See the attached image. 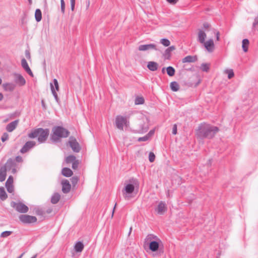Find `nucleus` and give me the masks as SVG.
<instances>
[{"label": "nucleus", "mask_w": 258, "mask_h": 258, "mask_svg": "<svg viewBox=\"0 0 258 258\" xmlns=\"http://www.w3.org/2000/svg\"><path fill=\"white\" fill-rule=\"evenodd\" d=\"M219 130L217 126L203 123L198 126L196 135L200 139L207 138L211 139L215 136Z\"/></svg>", "instance_id": "obj_1"}, {"label": "nucleus", "mask_w": 258, "mask_h": 258, "mask_svg": "<svg viewBox=\"0 0 258 258\" xmlns=\"http://www.w3.org/2000/svg\"><path fill=\"white\" fill-rule=\"evenodd\" d=\"M139 186V182L137 179L132 178L129 180V183L125 184L124 188L122 189L123 198L126 200H129L132 197V194L135 190V187Z\"/></svg>", "instance_id": "obj_2"}, {"label": "nucleus", "mask_w": 258, "mask_h": 258, "mask_svg": "<svg viewBox=\"0 0 258 258\" xmlns=\"http://www.w3.org/2000/svg\"><path fill=\"white\" fill-rule=\"evenodd\" d=\"M52 132L51 139L55 142L58 141L60 138L68 137L70 135L69 131L59 126L53 127Z\"/></svg>", "instance_id": "obj_3"}, {"label": "nucleus", "mask_w": 258, "mask_h": 258, "mask_svg": "<svg viewBox=\"0 0 258 258\" xmlns=\"http://www.w3.org/2000/svg\"><path fill=\"white\" fill-rule=\"evenodd\" d=\"M49 130L38 128L28 134L30 138H38V141L40 143H43L46 141L49 135Z\"/></svg>", "instance_id": "obj_4"}, {"label": "nucleus", "mask_w": 258, "mask_h": 258, "mask_svg": "<svg viewBox=\"0 0 258 258\" xmlns=\"http://www.w3.org/2000/svg\"><path fill=\"white\" fill-rule=\"evenodd\" d=\"M128 117L123 116L121 115H117L115 117V124L116 127L119 130L123 131V126L127 127L129 126L130 122Z\"/></svg>", "instance_id": "obj_5"}, {"label": "nucleus", "mask_w": 258, "mask_h": 258, "mask_svg": "<svg viewBox=\"0 0 258 258\" xmlns=\"http://www.w3.org/2000/svg\"><path fill=\"white\" fill-rule=\"evenodd\" d=\"M3 167H5L6 170H12V173L13 174L16 173L19 168L15 161L11 158L9 159Z\"/></svg>", "instance_id": "obj_6"}, {"label": "nucleus", "mask_w": 258, "mask_h": 258, "mask_svg": "<svg viewBox=\"0 0 258 258\" xmlns=\"http://www.w3.org/2000/svg\"><path fill=\"white\" fill-rule=\"evenodd\" d=\"M149 128V120L147 117H144L140 120L139 128L137 131L139 133H144L147 132Z\"/></svg>", "instance_id": "obj_7"}, {"label": "nucleus", "mask_w": 258, "mask_h": 258, "mask_svg": "<svg viewBox=\"0 0 258 258\" xmlns=\"http://www.w3.org/2000/svg\"><path fill=\"white\" fill-rule=\"evenodd\" d=\"M11 206L19 213H25L29 210L28 207L26 205L21 202L16 203L12 202L11 203Z\"/></svg>", "instance_id": "obj_8"}, {"label": "nucleus", "mask_w": 258, "mask_h": 258, "mask_svg": "<svg viewBox=\"0 0 258 258\" xmlns=\"http://www.w3.org/2000/svg\"><path fill=\"white\" fill-rule=\"evenodd\" d=\"M20 220L25 224H29L36 222L37 218L35 216L27 215H21L19 216Z\"/></svg>", "instance_id": "obj_9"}, {"label": "nucleus", "mask_w": 258, "mask_h": 258, "mask_svg": "<svg viewBox=\"0 0 258 258\" xmlns=\"http://www.w3.org/2000/svg\"><path fill=\"white\" fill-rule=\"evenodd\" d=\"M53 84L52 83H50V88L52 94H53L56 101L58 102L59 99L57 96V94L56 92V91H58L59 90V85L58 82L56 79H54L53 80Z\"/></svg>", "instance_id": "obj_10"}, {"label": "nucleus", "mask_w": 258, "mask_h": 258, "mask_svg": "<svg viewBox=\"0 0 258 258\" xmlns=\"http://www.w3.org/2000/svg\"><path fill=\"white\" fill-rule=\"evenodd\" d=\"M69 144L74 152L78 153L80 151V145L76 139L73 137L70 138Z\"/></svg>", "instance_id": "obj_11"}, {"label": "nucleus", "mask_w": 258, "mask_h": 258, "mask_svg": "<svg viewBox=\"0 0 258 258\" xmlns=\"http://www.w3.org/2000/svg\"><path fill=\"white\" fill-rule=\"evenodd\" d=\"M14 81L19 86H24L26 84V80L24 78L19 74H14Z\"/></svg>", "instance_id": "obj_12"}, {"label": "nucleus", "mask_w": 258, "mask_h": 258, "mask_svg": "<svg viewBox=\"0 0 258 258\" xmlns=\"http://www.w3.org/2000/svg\"><path fill=\"white\" fill-rule=\"evenodd\" d=\"M36 143L34 141L27 142L20 150L21 153H25L35 146Z\"/></svg>", "instance_id": "obj_13"}, {"label": "nucleus", "mask_w": 258, "mask_h": 258, "mask_svg": "<svg viewBox=\"0 0 258 258\" xmlns=\"http://www.w3.org/2000/svg\"><path fill=\"white\" fill-rule=\"evenodd\" d=\"M138 49L140 51H147L149 50H157L156 45L153 43L140 45L138 47Z\"/></svg>", "instance_id": "obj_14"}, {"label": "nucleus", "mask_w": 258, "mask_h": 258, "mask_svg": "<svg viewBox=\"0 0 258 258\" xmlns=\"http://www.w3.org/2000/svg\"><path fill=\"white\" fill-rule=\"evenodd\" d=\"M13 181V177L10 175L6 182V187L9 193H12L14 190Z\"/></svg>", "instance_id": "obj_15"}, {"label": "nucleus", "mask_w": 258, "mask_h": 258, "mask_svg": "<svg viewBox=\"0 0 258 258\" xmlns=\"http://www.w3.org/2000/svg\"><path fill=\"white\" fill-rule=\"evenodd\" d=\"M167 210V207L166 206L165 203L161 201L159 202L157 208L156 209V211L158 213V214L160 215H163Z\"/></svg>", "instance_id": "obj_16"}, {"label": "nucleus", "mask_w": 258, "mask_h": 258, "mask_svg": "<svg viewBox=\"0 0 258 258\" xmlns=\"http://www.w3.org/2000/svg\"><path fill=\"white\" fill-rule=\"evenodd\" d=\"M61 184L62 192L64 194L69 192L71 187L69 181L67 179L63 180L61 181Z\"/></svg>", "instance_id": "obj_17"}, {"label": "nucleus", "mask_w": 258, "mask_h": 258, "mask_svg": "<svg viewBox=\"0 0 258 258\" xmlns=\"http://www.w3.org/2000/svg\"><path fill=\"white\" fill-rule=\"evenodd\" d=\"M206 49L210 52H213L214 49V43L213 40L210 39L203 43Z\"/></svg>", "instance_id": "obj_18"}, {"label": "nucleus", "mask_w": 258, "mask_h": 258, "mask_svg": "<svg viewBox=\"0 0 258 258\" xmlns=\"http://www.w3.org/2000/svg\"><path fill=\"white\" fill-rule=\"evenodd\" d=\"M21 65L25 71L31 76L33 77V73L30 69L26 60L25 58H23L21 60Z\"/></svg>", "instance_id": "obj_19"}, {"label": "nucleus", "mask_w": 258, "mask_h": 258, "mask_svg": "<svg viewBox=\"0 0 258 258\" xmlns=\"http://www.w3.org/2000/svg\"><path fill=\"white\" fill-rule=\"evenodd\" d=\"M19 123V120H15L8 124L6 126V130L9 132H13Z\"/></svg>", "instance_id": "obj_20"}, {"label": "nucleus", "mask_w": 258, "mask_h": 258, "mask_svg": "<svg viewBox=\"0 0 258 258\" xmlns=\"http://www.w3.org/2000/svg\"><path fill=\"white\" fill-rule=\"evenodd\" d=\"M175 49V47L173 45L169 46L164 51L163 56L166 59H170L171 57V52Z\"/></svg>", "instance_id": "obj_21"}, {"label": "nucleus", "mask_w": 258, "mask_h": 258, "mask_svg": "<svg viewBox=\"0 0 258 258\" xmlns=\"http://www.w3.org/2000/svg\"><path fill=\"white\" fill-rule=\"evenodd\" d=\"M198 60L197 56L196 55L191 56V55H188L186 57H184L182 59V62L183 63H186V62H194Z\"/></svg>", "instance_id": "obj_22"}, {"label": "nucleus", "mask_w": 258, "mask_h": 258, "mask_svg": "<svg viewBox=\"0 0 258 258\" xmlns=\"http://www.w3.org/2000/svg\"><path fill=\"white\" fill-rule=\"evenodd\" d=\"M206 34L202 30H199L198 35V40L201 43H204L205 42Z\"/></svg>", "instance_id": "obj_23"}, {"label": "nucleus", "mask_w": 258, "mask_h": 258, "mask_svg": "<svg viewBox=\"0 0 258 258\" xmlns=\"http://www.w3.org/2000/svg\"><path fill=\"white\" fill-rule=\"evenodd\" d=\"M159 240L157 236L153 234H148L145 239V244L148 245L150 242L154 241V240Z\"/></svg>", "instance_id": "obj_24"}, {"label": "nucleus", "mask_w": 258, "mask_h": 258, "mask_svg": "<svg viewBox=\"0 0 258 258\" xmlns=\"http://www.w3.org/2000/svg\"><path fill=\"white\" fill-rule=\"evenodd\" d=\"M148 69L151 71H155L158 68V64L155 61H149L147 64Z\"/></svg>", "instance_id": "obj_25"}, {"label": "nucleus", "mask_w": 258, "mask_h": 258, "mask_svg": "<svg viewBox=\"0 0 258 258\" xmlns=\"http://www.w3.org/2000/svg\"><path fill=\"white\" fill-rule=\"evenodd\" d=\"M149 246L150 249L152 251H157L159 247V244L158 242L156 241H154L153 242H150Z\"/></svg>", "instance_id": "obj_26"}, {"label": "nucleus", "mask_w": 258, "mask_h": 258, "mask_svg": "<svg viewBox=\"0 0 258 258\" xmlns=\"http://www.w3.org/2000/svg\"><path fill=\"white\" fill-rule=\"evenodd\" d=\"M5 90L8 91H13L15 88V85L13 83H5L3 85Z\"/></svg>", "instance_id": "obj_27"}, {"label": "nucleus", "mask_w": 258, "mask_h": 258, "mask_svg": "<svg viewBox=\"0 0 258 258\" xmlns=\"http://www.w3.org/2000/svg\"><path fill=\"white\" fill-rule=\"evenodd\" d=\"M7 176V170L4 167H0V181L3 182L6 179Z\"/></svg>", "instance_id": "obj_28"}, {"label": "nucleus", "mask_w": 258, "mask_h": 258, "mask_svg": "<svg viewBox=\"0 0 258 258\" xmlns=\"http://www.w3.org/2000/svg\"><path fill=\"white\" fill-rule=\"evenodd\" d=\"M60 199V195L58 193H54L51 198V202L53 204H55L58 202Z\"/></svg>", "instance_id": "obj_29"}, {"label": "nucleus", "mask_w": 258, "mask_h": 258, "mask_svg": "<svg viewBox=\"0 0 258 258\" xmlns=\"http://www.w3.org/2000/svg\"><path fill=\"white\" fill-rule=\"evenodd\" d=\"M84 247L83 243L81 241L77 242L75 245V249L77 252L82 251Z\"/></svg>", "instance_id": "obj_30"}, {"label": "nucleus", "mask_w": 258, "mask_h": 258, "mask_svg": "<svg viewBox=\"0 0 258 258\" xmlns=\"http://www.w3.org/2000/svg\"><path fill=\"white\" fill-rule=\"evenodd\" d=\"M62 174L66 177L71 176L73 173V171L69 168H63L61 171Z\"/></svg>", "instance_id": "obj_31"}, {"label": "nucleus", "mask_w": 258, "mask_h": 258, "mask_svg": "<svg viewBox=\"0 0 258 258\" xmlns=\"http://www.w3.org/2000/svg\"><path fill=\"white\" fill-rule=\"evenodd\" d=\"M8 196L7 195V193L6 192V191L5 190L4 187H0V199L2 201H4L6 200Z\"/></svg>", "instance_id": "obj_32"}, {"label": "nucleus", "mask_w": 258, "mask_h": 258, "mask_svg": "<svg viewBox=\"0 0 258 258\" xmlns=\"http://www.w3.org/2000/svg\"><path fill=\"white\" fill-rule=\"evenodd\" d=\"M170 88L173 91H177L179 89V85L177 82L174 81L170 83Z\"/></svg>", "instance_id": "obj_33"}, {"label": "nucleus", "mask_w": 258, "mask_h": 258, "mask_svg": "<svg viewBox=\"0 0 258 258\" xmlns=\"http://www.w3.org/2000/svg\"><path fill=\"white\" fill-rule=\"evenodd\" d=\"M35 17L37 22H39L42 19L41 11L40 9H36L35 13Z\"/></svg>", "instance_id": "obj_34"}, {"label": "nucleus", "mask_w": 258, "mask_h": 258, "mask_svg": "<svg viewBox=\"0 0 258 258\" xmlns=\"http://www.w3.org/2000/svg\"><path fill=\"white\" fill-rule=\"evenodd\" d=\"M249 45V41L247 39H244L242 40V49L244 52H247L248 50V46Z\"/></svg>", "instance_id": "obj_35"}, {"label": "nucleus", "mask_w": 258, "mask_h": 258, "mask_svg": "<svg viewBox=\"0 0 258 258\" xmlns=\"http://www.w3.org/2000/svg\"><path fill=\"white\" fill-rule=\"evenodd\" d=\"M167 73L170 77H172L175 74V69L172 67H168L166 68Z\"/></svg>", "instance_id": "obj_36"}, {"label": "nucleus", "mask_w": 258, "mask_h": 258, "mask_svg": "<svg viewBox=\"0 0 258 258\" xmlns=\"http://www.w3.org/2000/svg\"><path fill=\"white\" fill-rule=\"evenodd\" d=\"M76 160V157L74 155H70L66 157V162L67 163H73L75 160Z\"/></svg>", "instance_id": "obj_37"}, {"label": "nucleus", "mask_w": 258, "mask_h": 258, "mask_svg": "<svg viewBox=\"0 0 258 258\" xmlns=\"http://www.w3.org/2000/svg\"><path fill=\"white\" fill-rule=\"evenodd\" d=\"M160 42L164 46L167 47L169 46L170 44V41L166 38L161 39L160 41Z\"/></svg>", "instance_id": "obj_38"}, {"label": "nucleus", "mask_w": 258, "mask_h": 258, "mask_svg": "<svg viewBox=\"0 0 258 258\" xmlns=\"http://www.w3.org/2000/svg\"><path fill=\"white\" fill-rule=\"evenodd\" d=\"M135 103L137 105L143 104L144 103V99L142 97H138L136 98Z\"/></svg>", "instance_id": "obj_39"}, {"label": "nucleus", "mask_w": 258, "mask_h": 258, "mask_svg": "<svg viewBox=\"0 0 258 258\" xmlns=\"http://www.w3.org/2000/svg\"><path fill=\"white\" fill-rule=\"evenodd\" d=\"M225 73L227 74L228 75V79H230L232 77H233L234 74L233 70L229 69V70H226L225 71Z\"/></svg>", "instance_id": "obj_40"}, {"label": "nucleus", "mask_w": 258, "mask_h": 258, "mask_svg": "<svg viewBox=\"0 0 258 258\" xmlns=\"http://www.w3.org/2000/svg\"><path fill=\"white\" fill-rule=\"evenodd\" d=\"M12 233V231H6L3 232L1 234V237L3 238H6L10 236Z\"/></svg>", "instance_id": "obj_41"}, {"label": "nucleus", "mask_w": 258, "mask_h": 258, "mask_svg": "<svg viewBox=\"0 0 258 258\" xmlns=\"http://www.w3.org/2000/svg\"><path fill=\"white\" fill-rule=\"evenodd\" d=\"M201 69L203 71L208 72L209 70V66L206 63H203L201 65Z\"/></svg>", "instance_id": "obj_42"}, {"label": "nucleus", "mask_w": 258, "mask_h": 258, "mask_svg": "<svg viewBox=\"0 0 258 258\" xmlns=\"http://www.w3.org/2000/svg\"><path fill=\"white\" fill-rule=\"evenodd\" d=\"M155 159V156L154 154L152 152H150L149 155V160L151 162H153L154 161Z\"/></svg>", "instance_id": "obj_43"}, {"label": "nucleus", "mask_w": 258, "mask_h": 258, "mask_svg": "<svg viewBox=\"0 0 258 258\" xmlns=\"http://www.w3.org/2000/svg\"><path fill=\"white\" fill-rule=\"evenodd\" d=\"M61 5V11L62 14H64L65 11V3L64 0H60Z\"/></svg>", "instance_id": "obj_44"}, {"label": "nucleus", "mask_w": 258, "mask_h": 258, "mask_svg": "<svg viewBox=\"0 0 258 258\" xmlns=\"http://www.w3.org/2000/svg\"><path fill=\"white\" fill-rule=\"evenodd\" d=\"M79 164V161L77 160H75V161H74L72 163V168L74 169H77L78 167Z\"/></svg>", "instance_id": "obj_45"}, {"label": "nucleus", "mask_w": 258, "mask_h": 258, "mask_svg": "<svg viewBox=\"0 0 258 258\" xmlns=\"http://www.w3.org/2000/svg\"><path fill=\"white\" fill-rule=\"evenodd\" d=\"M8 139L9 135L7 133H4L1 138V140L3 142L7 141Z\"/></svg>", "instance_id": "obj_46"}, {"label": "nucleus", "mask_w": 258, "mask_h": 258, "mask_svg": "<svg viewBox=\"0 0 258 258\" xmlns=\"http://www.w3.org/2000/svg\"><path fill=\"white\" fill-rule=\"evenodd\" d=\"M149 139V138L148 137V136L146 135V136H145L144 137H141V138H139L138 139V141L139 142H144V141H146L147 140H148Z\"/></svg>", "instance_id": "obj_47"}, {"label": "nucleus", "mask_w": 258, "mask_h": 258, "mask_svg": "<svg viewBox=\"0 0 258 258\" xmlns=\"http://www.w3.org/2000/svg\"><path fill=\"white\" fill-rule=\"evenodd\" d=\"M36 214L38 215H43L44 214V211L40 209H37L35 211Z\"/></svg>", "instance_id": "obj_48"}, {"label": "nucleus", "mask_w": 258, "mask_h": 258, "mask_svg": "<svg viewBox=\"0 0 258 258\" xmlns=\"http://www.w3.org/2000/svg\"><path fill=\"white\" fill-rule=\"evenodd\" d=\"M70 1H71V10L72 11H73L75 9V0H70Z\"/></svg>", "instance_id": "obj_49"}, {"label": "nucleus", "mask_w": 258, "mask_h": 258, "mask_svg": "<svg viewBox=\"0 0 258 258\" xmlns=\"http://www.w3.org/2000/svg\"><path fill=\"white\" fill-rule=\"evenodd\" d=\"M213 32L214 33V34H216L217 40L219 41L220 40V33H219V32L216 31L215 30H213Z\"/></svg>", "instance_id": "obj_50"}, {"label": "nucleus", "mask_w": 258, "mask_h": 258, "mask_svg": "<svg viewBox=\"0 0 258 258\" xmlns=\"http://www.w3.org/2000/svg\"><path fill=\"white\" fill-rule=\"evenodd\" d=\"M172 134L173 135H176L177 134V125L176 124H174L172 128Z\"/></svg>", "instance_id": "obj_51"}, {"label": "nucleus", "mask_w": 258, "mask_h": 258, "mask_svg": "<svg viewBox=\"0 0 258 258\" xmlns=\"http://www.w3.org/2000/svg\"><path fill=\"white\" fill-rule=\"evenodd\" d=\"M169 3L172 5H175L177 3L178 0H166Z\"/></svg>", "instance_id": "obj_52"}, {"label": "nucleus", "mask_w": 258, "mask_h": 258, "mask_svg": "<svg viewBox=\"0 0 258 258\" xmlns=\"http://www.w3.org/2000/svg\"><path fill=\"white\" fill-rule=\"evenodd\" d=\"M154 133H155V131L154 130H151L147 135L150 138L152 136H153L154 135Z\"/></svg>", "instance_id": "obj_53"}, {"label": "nucleus", "mask_w": 258, "mask_h": 258, "mask_svg": "<svg viewBox=\"0 0 258 258\" xmlns=\"http://www.w3.org/2000/svg\"><path fill=\"white\" fill-rule=\"evenodd\" d=\"M16 161L17 162H22L23 161V159L21 156H17L16 158Z\"/></svg>", "instance_id": "obj_54"}, {"label": "nucleus", "mask_w": 258, "mask_h": 258, "mask_svg": "<svg viewBox=\"0 0 258 258\" xmlns=\"http://www.w3.org/2000/svg\"><path fill=\"white\" fill-rule=\"evenodd\" d=\"M258 24V17H256L253 23V27H255Z\"/></svg>", "instance_id": "obj_55"}, {"label": "nucleus", "mask_w": 258, "mask_h": 258, "mask_svg": "<svg viewBox=\"0 0 258 258\" xmlns=\"http://www.w3.org/2000/svg\"><path fill=\"white\" fill-rule=\"evenodd\" d=\"M203 27L205 29H207L209 27V24L208 23H205L203 24Z\"/></svg>", "instance_id": "obj_56"}, {"label": "nucleus", "mask_w": 258, "mask_h": 258, "mask_svg": "<svg viewBox=\"0 0 258 258\" xmlns=\"http://www.w3.org/2000/svg\"><path fill=\"white\" fill-rule=\"evenodd\" d=\"M25 54H26V57L27 58H30V54L29 52V51H26Z\"/></svg>", "instance_id": "obj_57"}, {"label": "nucleus", "mask_w": 258, "mask_h": 258, "mask_svg": "<svg viewBox=\"0 0 258 258\" xmlns=\"http://www.w3.org/2000/svg\"><path fill=\"white\" fill-rule=\"evenodd\" d=\"M77 181H78V179H77V178H75V177H73L72 178V182H73V183H77Z\"/></svg>", "instance_id": "obj_58"}, {"label": "nucleus", "mask_w": 258, "mask_h": 258, "mask_svg": "<svg viewBox=\"0 0 258 258\" xmlns=\"http://www.w3.org/2000/svg\"><path fill=\"white\" fill-rule=\"evenodd\" d=\"M116 206V204H115L114 207L113 208V211H112V215H111L112 217L113 216V214H114V210H115Z\"/></svg>", "instance_id": "obj_59"}, {"label": "nucleus", "mask_w": 258, "mask_h": 258, "mask_svg": "<svg viewBox=\"0 0 258 258\" xmlns=\"http://www.w3.org/2000/svg\"><path fill=\"white\" fill-rule=\"evenodd\" d=\"M4 98V96L2 93H0V101L2 100Z\"/></svg>", "instance_id": "obj_60"}, {"label": "nucleus", "mask_w": 258, "mask_h": 258, "mask_svg": "<svg viewBox=\"0 0 258 258\" xmlns=\"http://www.w3.org/2000/svg\"><path fill=\"white\" fill-rule=\"evenodd\" d=\"M89 6H90V1H88L87 2V9H88L89 8Z\"/></svg>", "instance_id": "obj_61"}, {"label": "nucleus", "mask_w": 258, "mask_h": 258, "mask_svg": "<svg viewBox=\"0 0 258 258\" xmlns=\"http://www.w3.org/2000/svg\"><path fill=\"white\" fill-rule=\"evenodd\" d=\"M51 212V210H50V209H49V210H48L47 211V213H50Z\"/></svg>", "instance_id": "obj_62"}, {"label": "nucleus", "mask_w": 258, "mask_h": 258, "mask_svg": "<svg viewBox=\"0 0 258 258\" xmlns=\"http://www.w3.org/2000/svg\"><path fill=\"white\" fill-rule=\"evenodd\" d=\"M23 254H24V253H22L21 255H20L18 257H17V258H22V256H23Z\"/></svg>", "instance_id": "obj_63"}, {"label": "nucleus", "mask_w": 258, "mask_h": 258, "mask_svg": "<svg viewBox=\"0 0 258 258\" xmlns=\"http://www.w3.org/2000/svg\"><path fill=\"white\" fill-rule=\"evenodd\" d=\"M36 256H37V255H34L33 256H32L31 258H36Z\"/></svg>", "instance_id": "obj_64"}]
</instances>
